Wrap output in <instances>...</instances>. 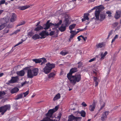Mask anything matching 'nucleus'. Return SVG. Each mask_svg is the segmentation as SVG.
Listing matches in <instances>:
<instances>
[{
	"instance_id": "79ce46f5",
	"label": "nucleus",
	"mask_w": 121,
	"mask_h": 121,
	"mask_svg": "<svg viewBox=\"0 0 121 121\" xmlns=\"http://www.w3.org/2000/svg\"><path fill=\"white\" fill-rule=\"evenodd\" d=\"M29 93V91L28 90L26 92H25L23 93V94L24 95V97H25Z\"/></svg>"
},
{
	"instance_id": "6e6552de",
	"label": "nucleus",
	"mask_w": 121,
	"mask_h": 121,
	"mask_svg": "<svg viewBox=\"0 0 121 121\" xmlns=\"http://www.w3.org/2000/svg\"><path fill=\"white\" fill-rule=\"evenodd\" d=\"M77 69L76 68L74 67L72 68L70 70L69 72L67 74V77L72 76L73 73L77 72Z\"/></svg>"
},
{
	"instance_id": "dca6fc26",
	"label": "nucleus",
	"mask_w": 121,
	"mask_h": 121,
	"mask_svg": "<svg viewBox=\"0 0 121 121\" xmlns=\"http://www.w3.org/2000/svg\"><path fill=\"white\" fill-rule=\"evenodd\" d=\"M19 91V89L17 87H15L12 89L10 90V93L12 94L16 93Z\"/></svg>"
},
{
	"instance_id": "f257e3e1",
	"label": "nucleus",
	"mask_w": 121,
	"mask_h": 121,
	"mask_svg": "<svg viewBox=\"0 0 121 121\" xmlns=\"http://www.w3.org/2000/svg\"><path fill=\"white\" fill-rule=\"evenodd\" d=\"M104 9V7L103 6L100 5L98 6L95 7L91 10V11H92L93 10L96 9L95 13L96 20H100V21H102L104 19L105 16L104 14H100L99 15L100 18L99 17L100 12L103 10Z\"/></svg>"
},
{
	"instance_id": "bf43d9fd",
	"label": "nucleus",
	"mask_w": 121,
	"mask_h": 121,
	"mask_svg": "<svg viewBox=\"0 0 121 121\" xmlns=\"http://www.w3.org/2000/svg\"><path fill=\"white\" fill-rule=\"evenodd\" d=\"M27 83V82L26 81H25L24 82H23L21 83L22 85V86H23L24 85Z\"/></svg>"
},
{
	"instance_id": "6e6d98bb",
	"label": "nucleus",
	"mask_w": 121,
	"mask_h": 121,
	"mask_svg": "<svg viewBox=\"0 0 121 121\" xmlns=\"http://www.w3.org/2000/svg\"><path fill=\"white\" fill-rule=\"evenodd\" d=\"M112 31H111L109 33V34L108 36V38L109 37L112 35Z\"/></svg>"
},
{
	"instance_id": "338daca9",
	"label": "nucleus",
	"mask_w": 121,
	"mask_h": 121,
	"mask_svg": "<svg viewBox=\"0 0 121 121\" xmlns=\"http://www.w3.org/2000/svg\"><path fill=\"white\" fill-rule=\"evenodd\" d=\"M54 34V32H51L50 33L51 35H52Z\"/></svg>"
},
{
	"instance_id": "1a4fd4ad",
	"label": "nucleus",
	"mask_w": 121,
	"mask_h": 121,
	"mask_svg": "<svg viewBox=\"0 0 121 121\" xmlns=\"http://www.w3.org/2000/svg\"><path fill=\"white\" fill-rule=\"evenodd\" d=\"M18 77L17 76L12 77L11 79L8 81L10 83H13L16 82L18 80Z\"/></svg>"
},
{
	"instance_id": "0e129e2a",
	"label": "nucleus",
	"mask_w": 121,
	"mask_h": 121,
	"mask_svg": "<svg viewBox=\"0 0 121 121\" xmlns=\"http://www.w3.org/2000/svg\"><path fill=\"white\" fill-rule=\"evenodd\" d=\"M81 38V36H78V38L77 39H78V41H80V40L81 38Z\"/></svg>"
},
{
	"instance_id": "774afa93",
	"label": "nucleus",
	"mask_w": 121,
	"mask_h": 121,
	"mask_svg": "<svg viewBox=\"0 0 121 121\" xmlns=\"http://www.w3.org/2000/svg\"><path fill=\"white\" fill-rule=\"evenodd\" d=\"M116 39H115V38H114L112 40L111 42V43H112V42H114L115 41V40Z\"/></svg>"
},
{
	"instance_id": "13d9d810",
	"label": "nucleus",
	"mask_w": 121,
	"mask_h": 121,
	"mask_svg": "<svg viewBox=\"0 0 121 121\" xmlns=\"http://www.w3.org/2000/svg\"><path fill=\"white\" fill-rule=\"evenodd\" d=\"M94 80L95 82L98 81V78H97L95 77H94Z\"/></svg>"
},
{
	"instance_id": "c9c22d12",
	"label": "nucleus",
	"mask_w": 121,
	"mask_h": 121,
	"mask_svg": "<svg viewBox=\"0 0 121 121\" xmlns=\"http://www.w3.org/2000/svg\"><path fill=\"white\" fill-rule=\"evenodd\" d=\"M5 93L4 91H0V97L4 95Z\"/></svg>"
},
{
	"instance_id": "3c124183",
	"label": "nucleus",
	"mask_w": 121,
	"mask_h": 121,
	"mask_svg": "<svg viewBox=\"0 0 121 121\" xmlns=\"http://www.w3.org/2000/svg\"><path fill=\"white\" fill-rule=\"evenodd\" d=\"M96 0H88V2L89 3H91L94 2Z\"/></svg>"
},
{
	"instance_id": "20e7f679",
	"label": "nucleus",
	"mask_w": 121,
	"mask_h": 121,
	"mask_svg": "<svg viewBox=\"0 0 121 121\" xmlns=\"http://www.w3.org/2000/svg\"><path fill=\"white\" fill-rule=\"evenodd\" d=\"M65 19L64 22L65 25L63 24L59 28V30L61 32L64 31L66 29V26L68 25L70 19L68 15L65 14L64 15Z\"/></svg>"
},
{
	"instance_id": "f3484780",
	"label": "nucleus",
	"mask_w": 121,
	"mask_h": 121,
	"mask_svg": "<svg viewBox=\"0 0 121 121\" xmlns=\"http://www.w3.org/2000/svg\"><path fill=\"white\" fill-rule=\"evenodd\" d=\"M75 0H73L70 2L69 3V5L70 7L72 9L73 8L76 6V4L74 1Z\"/></svg>"
},
{
	"instance_id": "a18cd8bd",
	"label": "nucleus",
	"mask_w": 121,
	"mask_h": 121,
	"mask_svg": "<svg viewBox=\"0 0 121 121\" xmlns=\"http://www.w3.org/2000/svg\"><path fill=\"white\" fill-rule=\"evenodd\" d=\"M5 2V0H1L0 1V5L4 4Z\"/></svg>"
},
{
	"instance_id": "cd10ccee",
	"label": "nucleus",
	"mask_w": 121,
	"mask_h": 121,
	"mask_svg": "<svg viewBox=\"0 0 121 121\" xmlns=\"http://www.w3.org/2000/svg\"><path fill=\"white\" fill-rule=\"evenodd\" d=\"M32 60L34 62H35V63H39L41 62V59H33Z\"/></svg>"
},
{
	"instance_id": "423d86ee",
	"label": "nucleus",
	"mask_w": 121,
	"mask_h": 121,
	"mask_svg": "<svg viewBox=\"0 0 121 121\" xmlns=\"http://www.w3.org/2000/svg\"><path fill=\"white\" fill-rule=\"evenodd\" d=\"M10 106L9 105H7L2 106L0 108V113L1 112V114L3 115L7 110L10 109Z\"/></svg>"
},
{
	"instance_id": "72a5a7b5",
	"label": "nucleus",
	"mask_w": 121,
	"mask_h": 121,
	"mask_svg": "<svg viewBox=\"0 0 121 121\" xmlns=\"http://www.w3.org/2000/svg\"><path fill=\"white\" fill-rule=\"evenodd\" d=\"M80 113L81 114V116L84 117H85L86 112L82 110Z\"/></svg>"
},
{
	"instance_id": "052dcab7",
	"label": "nucleus",
	"mask_w": 121,
	"mask_h": 121,
	"mask_svg": "<svg viewBox=\"0 0 121 121\" xmlns=\"http://www.w3.org/2000/svg\"><path fill=\"white\" fill-rule=\"evenodd\" d=\"M97 70L96 69H95V70H94L93 71V73H95V74H96L97 73Z\"/></svg>"
},
{
	"instance_id": "5fc2aeb1",
	"label": "nucleus",
	"mask_w": 121,
	"mask_h": 121,
	"mask_svg": "<svg viewBox=\"0 0 121 121\" xmlns=\"http://www.w3.org/2000/svg\"><path fill=\"white\" fill-rule=\"evenodd\" d=\"M61 113H59L58 114V116L57 117L59 119H60V118H61Z\"/></svg>"
},
{
	"instance_id": "c756f323",
	"label": "nucleus",
	"mask_w": 121,
	"mask_h": 121,
	"mask_svg": "<svg viewBox=\"0 0 121 121\" xmlns=\"http://www.w3.org/2000/svg\"><path fill=\"white\" fill-rule=\"evenodd\" d=\"M23 96V94H21L19 95H18L16 97L15 99V100H17L19 99H21L22 98Z\"/></svg>"
},
{
	"instance_id": "6ab92c4d",
	"label": "nucleus",
	"mask_w": 121,
	"mask_h": 121,
	"mask_svg": "<svg viewBox=\"0 0 121 121\" xmlns=\"http://www.w3.org/2000/svg\"><path fill=\"white\" fill-rule=\"evenodd\" d=\"M46 65H47V66L48 67H49V68L51 70L53 68L55 67V65L53 64H51L49 63L46 64Z\"/></svg>"
},
{
	"instance_id": "603ef678",
	"label": "nucleus",
	"mask_w": 121,
	"mask_h": 121,
	"mask_svg": "<svg viewBox=\"0 0 121 121\" xmlns=\"http://www.w3.org/2000/svg\"><path fill=\"white\" fill-rule=\"evenodd\" d=\"M80 36H81V38H82L84 41H85L86 40L87 38L86 37H84L82 35H80Z\"/></svg>"
},
{
	"instance_id": "7ed1b4c3",
	"label": "nucleus",
	"mask_w": 121,
	"mask_h": 121,
	"mask_svg": "<svg viewBox=\"0 0 121 121\" xmlns=\"http://www.w3.org/2000/svg\"><path fill=\"white\" fill-rule=\"evenodd\" d=\"M67 78L71 83L73 85L79 82L81 79V75L79 73H76L74 75L69 76Z\"/></svg>"
},
{
	"instance_id": "37998d69",
	"label": "nucleus",
	"mask_w": 121,
	"mask_h": 121,
	"mask_svg": "<svg viewBox=\"0 0 121 121\" xmlns=\"http://www.w3.org/2000/svg\"><path fill=\"white\" fill-rule=\"evenodd\" d=\"M118 23L117 22H116L113 24L112 26L113 27H115L117 26V25H118Z\"/></svg>"
},
{
	"instance_id": "4468645a",
	"label": "nucleus",
	"mask_w": 121,
	"mask_h": 121,
	"mask_svg": "<svg viewBox=\"0 0 121 121\" xmlns=\"http://www.w3.org/2000/svg\"><path fill=\"white\" fill-rule=\"evenodd\" d=\"M11 18L10 21L12 22H13L15 21L17 17L16 14L13 13L11 15Z\"/></svg>"
},
{
	"instance_id": "09e8293b",
	"label": "nucleus",
	"mask_w": 121,
	"mask_h": 121,
	"mask_svg": "<svg viewBox=\"0 0 121 121\" xmlns=\"http://www.w3.org/2000/svg\"><path fill=\"white\" fill-rule=\"evenodd\" d=\"M95 59L96 58H93L91 59L89 61V62H91L92 61H94L95 60Z\"/></svg>"
},
{
	"instance_id": "c03bdc74",
	"label": "nucleus",
	"mask_w": 121,
	"mask_h": 121,
	"mask_svg": "<svg viewBox=\"0 0 121 121\" xmlns=\"http://www.w3.org/2000/svg\"><path fill=\"white\" fill-rule=\"evenodd\" d=\"M106 13L107 14H108V16L109 17H111V16L112 13L110 11H107L106 12Z\"/></svg>"
},
{
	"instance_id": "f03ea898",
	"label": "nucleus",
	"mask_w": 121,
	"mask_h": 121,
	"mask_svg": "<svg viewBox=\"0 0 121 121\" xmlns=\"http://www.w3.org/2000/svg\"><path fill=\"white\" fill-rule=\"evenodd\" d=\"M24 69L27 70V77L28 78H31L37 75L38 69L37 68H34L31 66L26 67Z\"/></svg>"
},
{
	"instance_id": "e433bc0d",
	"label": "nucleus",
	"mask_w": 121,
	"mask_h": 121,
	"mask_svg": "<svg viewBox=\"0 0 121 121\" xmlns=\"http://www.w3.org/2000/svg\"><path fill=\"white\" fill-rule=\"evenodd\" d=\"M4 20L5 22H4V24H5V26L6 25H5L6 23H7L9 22V18H8V17H6L5 18H4Z\"/></svg>"
},
{
	"instance_id": "0eeeda50",
	"label": "nucleus",
	"mask_w": 121,
	"mask_h": 121,
	"mask_svg": "<svg viewBox=\"0 0 121 121\" xmlns=\"http://www.w3.org/2000/svg\"><path fill=\"white\" fill-rule=\"evenodd\" d=\"M68 121H80L82 119L81 117H78L74 116L73 115L71 114L69 116Z\"/></svg>"
},
{
	"instance_id": "a878e982",
	"label": "nucleus",
	"mask_w": 121,
	"mask_h": 121,
	"mask_svg": "<svg viewBox=\"0 0 121 121\" xmlns=\"http://www.w3.org/2000/svg\"><path fill=\"white\" fill-rule=\"evenodd\" d=\"M89 18L88 17V14H85L84 16V18H82V22L85 21L86 20H88Z\"/></svg>"
},
{
	"instance_id": "2f4dec72",
	"label": "nucleus",
	"mask_w": 121,
	"mask_h": 121,
	"mask_svg": "<svg viewBox=\"0 0 121 121\" xmlns=\"http://www.w3.org/2000/svg\"><path fill=\"white\" fill-rule=\"evenodd\" d=\"M43 28V27L40 26H39L35 29V30L36 31H38Z\"/></svg>"
},
{
	"instance_id": "f8f14e48",
	"label": "nucleus",
	"mask_w": 121,
	"mask_h": 121,
	"mask_svg": "<svg viewBox=\"0 0 121 121\" xmlns=\"http://www.w3.org/2000/svg\"><path fill=\"white\" fill-rule=\"evenodd\" d=\"M108 111H106L105 112L102 114L101 118V119L102 121H105V120L107 117V116L108 115Z\"/></svg>"
},
{
	"instance_id": "4c0bfd02",
	"label": "nucleus",
	"mask_w": 121,
	"mask_h": 121,
	"mask_svg": "<svg viewBox=\"0 0 121 121\" xmlns=\"http://www.w3.org/2000/svg\"><path fill=\"white\" fill-rule=\"evenodd\" d=\"M4 34L6 33H8L9 31V30L8 28L5 29L4 30Z\"/></svg>"
},
{
	"instance_id": "680f3d73",
	"label": "nucleus",
	"mask_w": 121,
	"mask_h": 121,
	"mask_svg": "<svg viewBox=\"0 0 121 121\" xmlns=\"http://www.w3.org/2000/svg\"><path fill=\"white\" fill-rule=\"evenodd\" d=\"M95 82V86H97L98 84V81Z\"/></svg>"
},
{
	"instance_id": "de8ad7c7",
	"label": "nucleus",
	"mask_w": 121,
	"mask_h": 121,
	"mask_svg": "<svg viewBox=\"0 0 121 121\" xmlns=\"http://www.w3.org/2000/svg\"><path fill=\"white\" fill-rule=\"evenodd\" d=\"M60 54L62 55H65L67 54V53L65 52H64L63 51H61L60 53Z\"/></svg>"
},
{
	"instance_id": "bb28decb",
	"label": "nucleus",
	"mask_w": 121,
	"mask_h": 121,
	"mask_svg": "<svg viewBox=\"0 0 121 121\" xmlns=\"http://www.w3.org/2000/svg\"><path fill=\"white\" fill-rule=\"evenodd\" d=\"M32 39L34 40L40 38V36L38 34H35L32 37Z\"/></svg>"
},
{
	"instance_id": "393cba45",
	"label": "nucleus",
	"mask_w": 121,
	"mask_h": 121,
	"mask_svg": "<svg viewBox=\"0 0 121 121\" xmlns=\"http://www.w3.org/2000/svg\"><path fill=\"white\" fill-rule=\"evenodd\" d=\"M60 94L59 93H58L54 97L53 99V100L54 101L58 99H60Z\"/></svg>"
},
{
	"instance_id": "c85d7f7f",
	"label": "nucleus",
	"mask_w": 121,
	"mask_h": 121,
	"mask_svg": "<svg viewBox=\"0 0 121 121\" xmlns=\"http://www.w3.org/2000/svg\"><path fill=\"white\" fill-rule=\"evenodd\" d=\"M41 65H43L45 64L46 62V59L44 58H41Z\"/></svg>"
},
{
	"instance_id": "49530a36",
	"label": "nucleus",
	"mask_w": 121,
	"mask_h": 121,
	"mask_svg": "<svg viewBox=\"0 0 121 121\" xmlns=\"http://www.w3.org/2000/svg\"><path fill=\"white\" fill-rule=\"evenodd\" d=\"M82 105L84 107H86L87 106V104H86L84 102H83L82 103Z\"/></svg>"
},
{
	"instance_id": "aec40b11",
	"label": "nucleus",
	"mask_w": 121,
	"mask_h": 121,
	"mask_svg": "<svg viewBox=\"0 0 121 121\" xmlns=\"http://www.w3.org/2000/svg\"><path fill=\"white\" fill-rule=\"evenodd\" d=\"M107 54V52H105L104 53L102 52L100 54V56L101 57L100 59L101 60H103L105 56Z\"/></svg>"
},
{
	"instance_id": "9d476101",
	"label": "nucleus",
	"mask_w": 121,
	"mask_h": 121,
	"mask_svg": "<svg viewBox=\"0 0 121 121\" xmlns=\"http://www.w3.org/2000/svg\"><path fill=\"white\" fill-rule=\"evenodd\" d=\"M39 35L41 36V37H40V38H44L46 36L48 35V33L46 31H43L42 32L39 33Z\"/></svg>"
},
{
	"instance_id": "412c9836",
	"label": "nucleus",
	"mask_w": 121,
	"mask_h": 121,
	"mask_svg": "<svg viewBox=\"0 0 121 121\" xmlns=\"http://www.w3.org/2000/svg\"><path fill=\"white\" fill-rule=\"evenodd\" d=\"M105 46V44L103 43H100L97 44L96 45V47L97 48H102Z\"/></svg>"
},
{
	"instance_id": "b1692460",
	"label": "nucleus",
	"mask_w": 121,
	"mask_h": 121,
	"mask_svg": "<svg viewBox=\"0 0 121 121\" xmlns=\"http://www.w3.org/2000/svg\"><path fill=\"white\" fill-rule=\"evenodd\" d=\"M30 6L29 5H25L22 6L20 7H19V9L21 10H25L29 7Z\"/></svg>"
},
{
	"instance_id": "39448f33",
	"label": "nucleus",
	"mask_w": 121,
	"mask_h": 121,
	"mask_svg": "<svg viewBox=\"0 0 121 121\" xmlns=\"http://www.w3.org/2000/svg\"><path fill=\"white\" fill-rule=\"evenodd\" d=\"M58 109V107L56 106L55 108L49 110L47 113L46 114V116L47 117H48L49 118L51 117L52 116L53 114L56 112Z\"/></svg>"
},
{
	"instance_id": "a211bd4d",
	"label": "nucleus",
	"mask_w": 121,
	"mask_h": 121,
	"mask_svg": "<svg viewBox=\"0 0 121 121\" xmlns=\"http://www.w3.org/2000/svg\"><path fill=\"white\" fill-rule=\"evenodd\" d=\"M75 31L71 30L70 32V33L71 34L69 40V41H70L71 39L76 35V33H75Z\"/></svg>"
},
{
	"instance_id": "9b49d317",
	"label": "nucleus",
	"mask_w": 121,
	"mask_h": 121,
	"mask_svg": "<svg viewBox=\"0 0 121 121\" xmlns=\"http://www.w3.org/2000/svg\"><path fill=\"white\" fill-rule=\"evenodd\" d=\"M50 21L48 20L46 24L43 26L44 29H48L50 27L54 25L52 23H50Z\"/></svg>"
},
{
	"instance_id": "473e14b6",
	"label": "nucleus",
	"mask_w": 121,
	"mask_h": 121,
	"mask_svg": "<svg viewBox=\"0 0 121 121\" xmlns=\"http://www.w3.org/2000/svg\"><path fill=\"white\" fill-rule=\"evenodd\" d=\"M62 22V21L61 20H60L59 22L55 24V27L56 28L58 27L61 24Z\"/></svg>"
},
{
	"instance_id": "f704fd0d",
	"label": "nucleus",
	"mask_w": 121,
	"mask_h": 121,
	"mask_svg": "<svg viewBox=\"0 0 121 121\" xmlns=\"http://www.w3.org/2000/svg\"><path fill=\"white\" fill-rule=\"evenodd\" d=\"M75 26L76 24H74L71 25L69 26V29L70 30H72L75 27Z\"/></svg>"
},
{
	"instance_id": "a19ab883",
	"label": "nucleus",
	"mask_w": 121,
	"mask_h": 121,
	"mask_svg": "<svg viewBox=\"0 0 121 121\" xmlns=\"http://www.w3.org/2000/svg\"><path fill=\"white\" fill-rule=\"evenodd\" d=\"M33 35L34 33L32 32H29L28 34V35L30 37L32 36Z\"/></svg>"
},
{
	"instance_id": "4d7b16f0",
	"label": "nucleus",
	"mask_w": 121,
	"mask_h": 121,
	"mask_svg": "<svg viewBox=\"0 0 121 121\" xmlns=\"http://www.w3.org/2000/svg\"><path fill=\"white\" fill-rule=\"evenodd\" d=\"M79 113L78 111H77L76 112H74V114L75 115L77 116L78 115V114Z\"/></svg>"
},
{
	"instance_id": "864d4df0",
	"label": "nucleus",
	"mask_w": 121,
	"mask_h": 121,
	"mask_svg": "<svg viewBox=\"0 0 121 121\" xmlns=\"http://www.w3.org/2000/svg\"><path fill=\"white\" fill-rule=\"evenodd\" d=\"M20 31V30L18 29L16 30L15 31H14L13 33V34H16L18 32H19Z\"/></svg>"
},
{
	"instance_id": "5701e85b",
	"label": "nucleus",
	"mask_w": 121,
	"mask_h": 121,
	"mask_svg": "<svg viewBox=\"0 0 121 121\" xmlns=\"http://www.w3.org/2000/svg\"><path fill=\"white\" fill-rule=\"evenodd\" d=\"M17 73L18 75L20 76H22L24 75L25 72L23 70H21L20 71L17 72Z\"/></svg>"
},
{
	"instance_id": "4be33fe9",
	"label": "nucleus",
	"mask_w": 121,
	"mask_h": 121,
	"mask_svg": "<svg viewBox=\"0 0 121 121\" xmlns=\"http://www.w3.org/2000/svg\"><path fill=\"white\" fill-rule=\"evenodd\" d=\"M121 13V12L119 11L116 12V13L115 15V17L116 19H117L120 17Z\"/></svg>"
},
{
	"instance_id": "ddd939ff",
	"label": "nucleus",
	"mask_w": 121,
	"mask_h": 121,
	"mask_svg": "<svg viewBox=\"0 0 121 121\" xmlns=\"http://www.w3.org/2000/svg\"><path fill=\"white\" fill-rule=\"evenodd\" d=\"M95 102H93L92 104L89 106V109L91 111H93L95 108Z\"/></svg>"
},
{
	"instance_id": "ea45409f",
	"label": "nucleus",
	"mask_w": 121,
	"mask_h": 121,
	"mask_svg": "<svg viewBox=\"0 0 121 121\" xmlns=\"http://www.w3.org/2000/svg\"><path fill=\"white\" fill-rule=\"evenodd\" d=\"M5 26V24H3L0 25V31L3 29L4 28Z\"/></svg>"
},
{
	"instance_id": "8fccbe9b",
	"label": "nucleus",
	"mask_w": 121,
	"mask_h": 121,
	"mask_svg": "<svg viewBox=\"0 0 121 121\" xmlns=\"http://www.w3.org/2000/svg\"><path fill=\"white\" fill-rule=\"evenodd\" d=\"M78 68H80L81 67V66L82 65V63L81 62H79L78 63Z\"/></svg>"
},
{
	"instance_id": "69168bd1",
	"label": "nucleus",
	"mask_w": 121,
	"mask_h": 121,
	"mask_svg": "<svg viewBox=\"0 0 121 121\" xmlns=\"http://www.w3.org/2000/svg\"><path fill=\"white\" fill-rule=\"evenodd\" d=\"M25 23V22L24 21H23L22 22V24H20V25H18L20 26V25H23Z\"/></svg>"
},
{
	"instance_id": "7c9ffc66",
	"label": "nucleus",
	"mask_w": 121,
	"mask_h": 121,
	"mask_svg": "<svg viewBox=\"0 0 121 121\" xmlns=\"http://www.w3.org/2000/svg\"><path fill=\"white\" fill-rule=\"evenodd\" d=\"M55 76V74L53 73H51L48 75V77L49 78H53Z\"/></svg>"
},
{
	"instance_id": "58836bf2",
	"label": "nucleus",
	"mask_w": 121,
	"mask_h": 121,
	"mask_svg": "<svg viewBox=\"0 0 121 121\" xmlns=\"http://www.w3.org/2000/svg\"><path fill=\"white\" fill-rule=\"evenodd\" d=\"M24 41H25V40H24L23 39H22L21 41L19 42L16 45H15L14 46V47H15L16 46L19 45V44H21Z\"/></svg>"
},
{
	"instance_id": "2eb2a0df",
	"label": "nucleus",
	"mask_w": 121,
	"mask_h": 121,
	"mask_svg": "<svg viewBox=\"0 0 121 121\" xmlns=\"http://www.w3.org/2000/svg\"><path fill=\"white\" fill-rule=\"evenodd\" d=\"M43 71L45 74H48L50 72L51 70L47 66V65H46V66L43 69Z\"/></svg>"
},
{
	"instance_id": "e2e57ef3",
	"label": "nucleus",
	"mask_w": 121,
	"mask_h": 121,
	"mask_svg": "<svg viewBox=\"0 0 121 121\" xmlns=\"http://www.w3.org/2000/svg\"><path fill=\"white\" fill-rule=\"evenodd\" d=\"M4 10H0V15L4 12Z\"/></svg>"
}]
</instances>
